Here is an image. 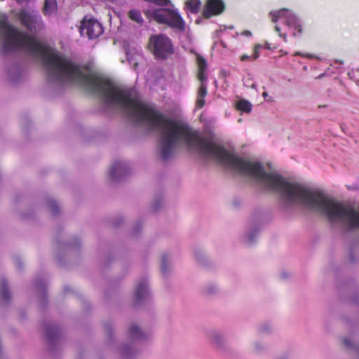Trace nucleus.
Listing matches in <instances>:
<instances>
[{
  "label": "nucleus",
  "mask_w": 359,
  "mask_h": 359,
  "mask_svg": "<svg viewBox=\"0 0 359 359\" xmlns=\"http://www.w3.org/2000/svg\"><path fill=\"white\" fill-rule=\"evenodd\" d=\"M147 18H152L158 24L167 25L181 32L185 30V22L180 13L173 9L159 8L154 11H144Z\"/></svg>",
  "instance_id": "nucleus-1"
},
{
  "label": "nucleus",
  "mask_w": 359,
  "mask_h": 359,
  "mask_svg": "<svg viewBox=\"0 0 359 359\" xmlns=\"http://www.w3.org/2000/svg\"><path fill=\"white\" fill-rule=\"evenodd\" d=\"M148 49L155 58L160 60L168 59L175 51L170 39L162 34L151 35L149 37Z\"/></svg>",
  "instance_id": "nucleus-2"
},
{
  "label": "nucleus",
  "mask_w": 359,
  "mask_h": 359,
  "mask_svg": "<svg viewBox=\"0 0 359 359\" xmlns=\"http://www.w3.org/2000/svg\"><path fill=\"white\" fill-rule=\"evenodd\" d=\"M196 62L198 65L197 78L201 83L197 92L196 107L197 109H202L205 104V97L208 94L207 85L205 84L207 80L205 72L208 68V64L206 60L200 55H196Z\"/></svg>",
  "instance_id": "nucleus-3"
},
{
  "label": "nucleus",
  "mask_w": 359,
  "mask_h": 359,
  "mask_svg": "<svg viewBox=\"0 0 359 359\" xmlns=\"http://www.w3.org/2000/svg\"><path fill=\"white\" fill-rule=\"evenodd\" d=\"M269 15L273 22H277L279 19L284 18L285 19V23L288 27L297 26L299 28V33H302V25L292 11L285 8L273 11L269 13Z\"/></svg>",
  "instance_id": "nucleus-4"
},
{
  "label": "nucleus",
  "mask_w": 359,
  "mask_h": 359,
  "mask_svg": "<svg viewBox=\"0 0 359 359\" xmlns=\"http://www.w3.org/2000/svg\"><path fill=\"white\" fill-rule=\"evenodd\" d=\"M18 17L21 25L30 32L36 31L40 27V17L34 12L22 10L18 13Z\"/></svg>",
  "instance_id": "nucleus-5"
},
{
  "label": "nucleus",
  "mask_w": 359,
  "mask_h": 359,
  "mask_svg": "<svg viewBox=\"0 0 359 359\" xmlns=\"http://www.w3.org/2000/svg\"><path fill=\"white\" fill-rule=\"evenodd\" d=\"M80 32L81 34H83L86 32L88 38L93 39L97 38L103 33V27L96 20L89 19L86 20L84 19L81 22Z\"/></svg>",
  "instance_id": "nucleus-6"
},
{
  "label": "nucleus",
  "mask_w": 359,
  "mask_h": 359,
  "mask_svg": "<svg viewBox=\"0 0 359 359\" xmlns=\"http://www.w3.org/2000/svg\"><path fill=\"white\" fill-rule=\"evenodd\" d=\"M224 9L225 4L222 0H207L202 15L204 18L209 19L220 15Z\"/></svg>",
  "instance_id": "nucleus-7"
},
{
  "label": "nucleus",
  "mask_w": 359,
  "mask_h": 359,
  "mask_svg": "<svg viewBox=\"0 0 359 359\" xmlns=\"http://www.w3.org/2000/svg\"><path fill=\"white\" fill-rule=\"evenodd\" d=\"M126 172V168L123 163H115L110 170V177L112 180L118 179L122 175Z\"/></svg>",
  "instance_id": "nucleus-8"
},
{
  "label": "nucleus",
  "mask_w": 359,
  "mask_h": 359,
  "mask_svg": "<svg viewBox=\"0 0 359 359\" xmlns=\"http://www.w3.org/2000/svg\"><path fill=\"white\" fill-rule=\"evenodd\" d=\"M147 283L143 280L138 283L135 290V299L137 303L140 302L147 295Z\"/></svg>",
  "instance_id": "nucleus-9"
},
{
  "label": "nucleus",
  "mask_w": 359,
  "mask_h": 359,
  "mask_svg": "<svg viewBox=\"0 0 359 359\" xmlns=\"http://www.w3.org/2000/svg\"><path fill=\"white\" fill-rule=\"evenodd\" d=\"M60 330L55 325H48L46 327V334L47 339L53 342L59 336Z\"/></svg>",
  "instance_id": "nucleus-10"
},
{
  "label": "nucleus",
  "mask_w": 359,
  "mask_h": 359,
  "mask_svg": "<svg viewBox=\"0 0 359 359\" xmlns=\"http://www.w3.org/2000/svg\"><path fill=\"white\" fill-rule=\"evenodd\" d=\"M57 8L56 0H45L43 12L46 15H50L55 11Z\"/></svg>",
  "instance_id": "nucleus-11"
},
{
  "label": "nucleus",
  "mask_w": 359,
  "mask_h": 359,
  "mask_svg": "<svg viewBox=\"0 0 359 359\" xmlns=\"http://www.w3.org/2000/svg\"><path fill=\"white\" fill-rule=\"evenodd\" d=\"M128 17L132 21L135 22L140 25H142L144 22L142 14L139 10L131 9L128 12Z\"/></svg>",
  "instance_id": "nucleus-12"
},
{
  "label": "nucleus",
  "mask_w": 359,
  "mask_h": 359,
  "mask_svg": "<svg viewBox=\"0 0 359 359\" xmlns=\"http://www.w3.org/2000/svg\"><path fill=\"white\" fill-rule=\"evenodd\" d=\"M1 300L3 302H7L11 299V294L8 289V285L5 280L1 282Z\"/></svg>",
  "instance_id": "nucleus-13"
},
{
  "label": "nucleus",
  "mask_w": 359,
  "mask_h": 359,
  "mask_svg": "<svg viewBox=\"0 0 359 359\" xmlns=\"http://www.w3.org/2000/svg\"><path fill=\"white\" fill-rule=\"evenodd\" d=\"M252 104L245 100H239L236 103V109L243 112H250L252 111Z\"/></svg>",
  "instance_id": "nucleus-14"
},
{
  "label": "nucleus",
  "mask_w": 359,
  "mask_h": 359,
  "mask_svg": "<svg viewBox=\"0 0 359 359\" xmlns=\"http://www.w3.org/2000/svg\"><path fill=\"white\" fill-rule=\"evenodd\" d=\"M201 5L200 0H188L186 2V6L187 8L192 13H197L199 11V7Z\"/></svg>",
  "instance_id": "nucleus-15"
},
{
  "label": "nucleus",
  "mask_w": 359,
  "mask_h": 359,
  "mask_svg": "<svg viewBox=\"0 0 359 359\" xmlns=\"http://www.w3.org/2000/svg\"><path fill=\"white\" fill-rule=\"evenodd\" d=\"M129 334L130 337L133 339H139L141 338L143 335V332L140 330V328L136 325H133L129 328Z\"/></svg>",
  "instance_id": "nucleus-16"
},
{
  "label": "nucleus",
  "mask_w": 359,
  "mask_h": 359,
  "mask_svg": "<svg viewBox=\"0 0 359 359\" xmlns=\"http://www.w3.org/2000/svg\"><path fill=\"white\" fill-rule=\"evenodd\" d=\"M47 205L53 215H57L59 212V206L54 200L48 199Z\"/></svg>",
  "instance_id": "nucleus-17"
},
{
  "label": "nucleus",
  "mask_w": 359,
  "mask_h": 359,
  "mask_svg": "<svg viewBox=\"0 0 359 359\" xmlns=\"http://www.w3.org/2000/svg\"><path fill=\"white\" fill-rule=\"evenodd\" d=\"M161 271L163 273H165L168 271L167 257L165 255H163L161 258Z\"/></svg>",
  "instance_id": "nucleus-18"
},
{
  "label": "nucleus",
  "mask_w": 359,
  "mask_h": 359,
  "mask_svg": "<svg viewBox=\"0 0 359 359\" xmlns=\"http://www.w3.org/2000/svg\"><path fill=\"white\" fill-rule=\"evenodd\" d=\"M275 31L279 34V36L283 39V41L287 43V34H282L281 33V30H280V27L278 25H276L275 26Z\"/></svg>",
  "instance_id": "nucleus-19"
},
{
  "label": "nucleus",
  "mask_w": 359,
  "mask_h": 359,
  "mask_svg": "<svg viewBox=\"0 0 359 359\" xmlns=\"http://www.w3.org/2000/svg\"><path fill=\"white\" fill-rule=\"evenodd\" d=\"M261 46L259 44H257L254 47V53H253V59L254 60H256L257 58L259 57V49L261 48Z\"/></svg>",
  "instance_id": "nucleus-20"
},
{
  "label": "nucleus",
  "mask_w": 359,
  "mask_h": 359,
  "mask_svg": "<svg viewBox=\"0 0 359 359\" xmlns=\"http://www.w3.org/2000/svg\"><path fill=\"white\" fill-rule=\"evenodd\" d=\"M344 345L346 346V347H348V348H351L352 347V344H351V341L350 339H347V338H344Z\"/></svg>",
  "instance_id": "nucleus-21"
},
{
  "label": "nucleus",
  "mask_w": 359,
  "mask_h": 359,
  "mask_svg": "<svg viewBox=\"0 0 359 359\" xmlns=\"http://www.w3.org/2000/svg\"><path fill=\"white\" fill-rule=\"evenodd\" d=\"M293 55H294V56L300 55V56H302L304 57H311V55H309V54H302L300 52H296Z\"/></svg>",
  "instance_id": "nucleus-22"
},
{
  "label": "nucleus",
  "mask_w": 359,
  "mask_h": 359,
  "mask_svg": "<svg viewBox=\"0 0 359 359\" xmlns=\"http://www.w3.org/2000/svg\"><path fill=\"white\" fill-rule=\"evenodd\" d=\"M292 27L294 29V32H293V35L294 36H296L297 34H299V28L297 26H292Z\"/></svg>",
  "instance_id": "nucleus-23"
},
{
  "label": "nucleus",
  "mask_w": 359,
  "mask_h": 359,
  "mask_svg": "<svg viewBox=\"0 0 359 359\" xmlns=\"http://www.w3.org/2000/svg\"><path fill=\"white\" fill-rule=\"evenodd\" d=\"M242 34H243V35H245V36H251V34H251V32H250V31H248V30H245V31H244V32L242 33Z\"/></svg>",
  "instance_id": "nucleus-24"
},
{
  "label": "nucleus",
  "mask_w": 359,
  "mask_h": 359,
  "mask_svg": "<svg viewBox=\"0 0 359 359\" xmlns=\"http://www.w3.org/2000/svg\"><path fill=\"white\" fill-rule=\"evenodd\" d=\"M250 57L247 55H243L241 57V60L242 61H245L246 60H248Z\"/></svg>",
  "instance_id": "nucleus-25"
},
{
  "label": "nucleus",
  "mask_w": 359,
  "mask_h": 359,
  "mask_svg": "<svg viewBox=\"0 0 359 359\" xmlns=\"http://www.w3.org/2000/svg\"><path fill=\"white\" fill-rule=\"evenodd\" d=\"M262 96H263L264 98L267 97L269 96L268 93H266V92H264V93H262Z\"/></svg>",
  "instance_id": "nucleus-26"
},
{
  "label": "nucleus",
  "mask_w": 359,
  "mask_h": 359,
  "mask_svg": "<svg viewBox=\"0 0 359 359\" xmlns=\"http://www.w3.org/2000/svg\"><path fill=\"white\" fill-rule=\"evenodd\" d=\"M249 240H250V241H252V236H249Z\"/></svg>",
  "instance_id": "nucleus-27"
},
{
  "label": "nucleus",
  "mask_w": 359,
  "mask_h": 359,
  "mask_svg": "<svg viewBox=\"0 0 359 359\" xmlns=\"http://www.w3.org/2000/svg\"><path fill=\"white\" fill-rule=\"evenodd\" d=\"M282 277H283V278H285V277H286V274H285V273H283V274H282Z\"/></svg>",
  "instance_id": "nucleus-28"
},
{
  "label": "nucleus",
  "mask_w": 359,
  "mask_h": 359,
  "mask_svg": "<svg viewBox=\"0 0 359 359\" xmlns=\"http://www.w3.org/2000/svg\"><path fill=\"white\" fill-rule=\"evenodd\" d=\"M212 292V290H208V293H211Z\"/></svg>",
  "instance_id": "nucleus-29"
}]
</instances>
